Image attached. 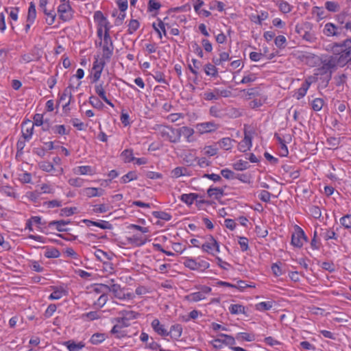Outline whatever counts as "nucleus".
I'll return each instance as SVG.
<instances>
[{
    "label": "nucleus",
    "mask_w": 351,
    "mask_h": 351,
    "mask_svg": "<svg viewBox=\"0 0 351 351\" xmlns=\"http://www.w3.org/2000/svg\"><path fill=\"white\" fill-rule=\"evenodd\" d=\"M332 50V66H343L351 60V38L346 39L341 43H335Z\"/></svg>",
    "instance_id": "f257e3e1"
},
{
    "label": "nucleus",
    "mask_w": 351,
    "mask_h": 351,
    "mask_svg": "<svg viewBox=\"0 0 351 351\" xmlns=\"http://www.w3.org/2000/svg\"><path fill=\"white\" fill-rule=\"evenodd\" d=\"M158 134L165 140L173 143H179V134L178 128H173L167 125H159L158 128Z\"/></svg>",
    "instance_id": "f03ea898"
},
{
    "label": "nucleus",
    "mask_w": 351,
    "mask_h": 351,
    "mask_svg": "<svg viewBox=\"0 0 351 351\" xmlns=\"http://www.w3.org/2000/svg\"><path fill=\"white\" fill-rule=\"evenodd\" d=\"M99 45L102 47V58L109 61L113 54L114 46L109 33L104 34Z\"/></svg>",
    "instance_id": "7ed1b4c3"
},
{
    "label": "nucleus",
    "mask_w": 351,
    "mask_h": 351,
    "mask_svg": "<svg viewBox=\"0 0 351 351\" xmlns=\"http://www.w3.org/2000/svg\"><path fill=\"white\" fill-rule=\"evenodd\" d=\"M119 316L115 318V321L123 327L130 325L131 321L136 319L139 314L131 310H123L118 313Z\"/></svg>",
    "instance_id": "20e7f679"
},
{
    "label": "nucleus",
    "mask_w": 351,
    "mask_h": 351,
    "mask_svg": "<svg viewBox=\"0 0 351 351\" xmlns=\"http://www.w3.org/2000/svg\"><path fill=\"white\" fill-rule=\"evenodd\" d=\"M201 248L204 252L213 256H216L220 252L219 243L212 235L206 237V241L202 245Z\"/></svg>",
    "instance_id": "39448f33"
},
{
    "label": "nucleus",
    "mask_w": 351,
    "mask_h": 351,
    "mask_svg": "<svg viewBox=\"0 0 351 351\" xmlns=\"http://www.w3.org/2000/svg\"><path fill=\"white\" fill-rule=\"evenodd\" d=\"M218 336L219 338L211 341V344L215 349H221L223 345L231 347L236 343L234 338L231 335L220 333Z\"/></svg>",
    "instance_id": "423d86ee"
},
{
    "label": "nucleus",
    "mask_w": 351,
    "mask_h": 351,
    "mask_svg": "<svg viewBox=\"0 0 351 351\" xmlns=\"http://www.w3.org/2000/svg\"><path fill=\"white\" fill-rule=\"evenodd\" d=\"M307 241L304 232L298 226L295 227L294 232L291 236V244L296 247L300 248L303 246L305 241Z\"/></svg>",
    "instance_id": "0eeeda50"
},
{
    "label": "nucleus",
    "mask_w": 351,
    "mask_h": 351,
    "mask_svg": "<svg viewBox=\"0 0 351 351\" xmlns=\"http://www.w3.org/2000/svg\"><path fill=\"white\" fill-rule=\"evenodd\" d=\"M99 287L112 293L114 297L119 300L123 299L124 297L123 289L119 285L114 283L113 279L110 280V282L108 285L100 284Z\"/></svg>",
    "instance_id": "6e6552de"
},
{
    "label": "nucleus",
    "mask_w": 351,
    "mask_h": 351,
    "mask_svg": "<svg viewBox=\"0 0 351 351\" xmlns=\"http://www.w3.org/2000/svg\"><path fill=\"white\" fill-rule=\"evenodd\" d=\"M58 12L63 21H69L73 16V10L69 3H61L58 8Z\"/></svg>",
    "instance_id": "1a4fd4ad"
},
{
    "label": "nucleus",
    "mask_w": 351,
    "mask_h": 351,
    "mask_svg": "<svg viewBox=\"0 0 351 351\" xmlns=\"http://www.w3.org/2000/svg\"><path fill=\"white\" fill-rule=\"evenodd\" d=\"M345 26H337L332 23H327L324 27V34L327 36H339L343 33Z\"/></svg>",
    "instance_id": "9d476101"
},
{
    "label": "nucleus",
    "mask_w": 351,
    "mask_h": 351,
    "mask_svg": "<svg viewBox=\"0 0 351 351\" xmlns=\"http://www.w3.org/2000/svg\"><path fill=\"white\" fill-rule=\"evenodd\" d=\"M219 128V125L215 123L214 121L203 122L197 124L196 128L199 133H208L217 130Z\"/></svg>",
    "instance_id": "9b49d317"
},
{
    "label": "nucleus",
    "mask_w": 351,
    "mask_h": 351,
    "mask_svg": "<svg viewBox=\"0 0 351 351\" xmlns=\"http://www.w3.org/2000/svg\"><path fill=\"white\" fill-rule=\"evenodd\" d=\"M34 132V124L29 120L25 121L22 123V133L25 140L29 141Z\"/></svg>",
    "instance_id": "f8f14e48"
},
{
    "label": "nucleus",
    "mask_w": 351,
    "mask_h": 351,
    "mask_svg": "<svg viewBox=\"0 0 351 351\" xmlns=\"http://www.w3.org/2000/svg\"><path fill=\"white\" fill-rule=\"evenodd\" d=\"M194 130L187 126H182L178 128V133L179 134V141H180L181 136H184L187 142H191L194 134Z\"/></svg>",
    "instance_id": "ddd939ff"
},
{
    "label": "nucleus",
    "mask_w": 351,
    "mask_h": 351,
    "mask_svg": "<svg viewBox=\"0 0 351 351\" xmlns=\"http://www.w3.org/2000/svg\"><path fill=\"white\" fill-rule=\"evenodd\" d=\"M151 326L154 330L160 336H168V330L165 327L163 324H162L158 319H154L152 323Z\"/></svg>",
    "instance_id": "4468645a"
},
{
    "label": "nucleus",
    "mask_w": 351,
    "mask_h": 351,
    "mask_svg": "<svg viewBox=\"0 0 351 351\" xmlns=\"http://www.w3.org/2000/svg\"><path fill=\"white\" fill-rule=\"evenodd\" d=\"M252 147V137L245 130L244 138L239 143L238 149L242 152H245Z\"/></svg>",
    "instance_id": "2eb2a0df"
},
{
    "label": "nucleus",
    "mask_w": 351,
    "mask_h": 351,
    "mask_svg": "<svg viewBox=\"0 0 351 351\" xmlns=\"http://www.w3.org/2000/svg\"><path fill=\"white\" fill-rule=\"evenodd\" d=\"M95 91L107 104L114 107V104L106 97V93L103 83L97 84L95 86Z\"/></svg>",
    "instance_id": "dca6fc26"
},
{
    "label": "nucleus",
    "mask_w": 351,
    "mask_h": 351,
    "mask_svg": "<svg viewBox=\"0 0 351 351\" xmlns=\"http://www.w3.org/2000/svg\"><path fill=\"white\" fill-rule=\"evenodd\" d=\"M38 166L40 169L46 172H52L56 171L57 173L56 175H60L63 173V169L60 168L58 170H56L53 164L48 161H42L39 162Z\"/></svg>",
    "instance_id": "f3484780"
},
{
    "label": "nucleus",
    "mask_w": 351,
    "mask_h": 351,
    "mask_svg": "<svg viewBox=\"0 0 351 351\" xmlns=\"http://www.w3.org/2000/svg\"><path fill=\"white\" fill-rule=\"evenodd\" d=\"M319 236L325 241H328L330 239L337 240L338 239V235L335 231L329 228H321Z\"/></svg>",
    "instance_id": "a211bd4d"
},
{
    "label": "nucleus",
    "mask_w": 351,
    "mask_h": 351,
    "mask_svg": "<svg viewBox=\"0 0 351 351\" xmlns=\"http://www.w3.org/2000/svg\"><path fill=\"white\" fill-rule=\"evenodd\" d=\"M70 223L71 221L69 220H54L49 222V226L55 227V228L59 232H65L67 231L65 226Z\"/></svg>",
    "instance_id": "6ab92c4d"
},
{
    "label": "nucleus",
    "mask_w": 351,
    "mask_h": 351,
    "mask_svg": "<svg viewBox=\"0 0 351 351\" xmlns=\"http://www.w3.org/2000/svg\"><path fill=\"white\" fill-rule=\"evenodd\" d=\"M83 191H84V194L88 197H100L104 193V189H100V188H95V187L85 188L83 190Z\"/></svg>",
    "instance_id": "aec40b11"
},
{
    "label": "nucleus",
    "mask_w": 351,
    "mask_h": 351,
    "mask_svg": "<svg viewBox=\"0 0 351 351\" xmlns=\"http://www.w3.org/2000/svg\"><path fill=\"white\" fill-rule=\"evenodd\" d=\"M83 222L84 223H86L88 226H90L92 225V226L99 227L103 230L112 228V225L108 221H91L89 219H84Z\"/></svg>",
    "instance_id": "412c9836"
},
{
    "label": "nucleus",
    "mask_w": 351,
    "mask_h": 351,
    "mask_svg": "<svg viewBox=\"0 0 351 351\" xmlns=\"http://www.w3.org/2000/svg\"><path fill=\"white\" fill-rule=\"evenodd\" d=\"M207 194H208V195L210 197L218 200V199H221L223 196L224 191L221 188H218V187L212 188V187H210V188H209L207 190Z\"/></svg>",
    "instance_id": "4be33fe9"
},
{
    "label": "nucleus",
    "mask_w": 351,
    "mask_h": 351,
    "mask_svg": "<svg viewBox=\"0 0 351 351\" xmlns=\"http://www.w3.org/2000/svg\"><path fill=\"white\" fill-rule=\"evenodd\" d=\"M311 86V82H309L308 80H306L304 82L302 83L300 88H299L297 91L295 92L294 96L297 99H300L303 97L305 96L306 94V92L308 89Z\"/></svg>",
    "instance_id": "5701e85b"
},
{
    "label": "nucleus",
    "mask_w": 351,
    "mask_h": 351,
    "mask_svg": "<svg viewBox=\"0 0 351 351\" xmlns=\"http://www.w3.org/2000/svg\"><path fill=\"white\" fill-rule=\"evenodd\" d=\"M169 335L174 339H178L182 333V328L180 324L171 326L170 330L168 331Z\"/></svg>",
    "instance_id": "b1692460"
},
{
    "label": "nucleus",
    "mask_w": 351,
    "mask_h": 351,
    "mask_svg": "<svg viewBox=\"0 0 351 351\" xmlns=\"http://www.w3.org/2000/svg\"><path fill=\"white\" fill-rule=\"evenodd\" d=\"M73 173L77 175H93L94 171L90 166H79L73 169Z\"/></svg>",
    "instance_id": "393cba45"
},
{
    "label": "nucleus",
    "mask_w": 351,
    "mask_h": 351,
    "mask_svg": "<svg viewBox=\"0 0 351 351\" xmlns=\"http://www.w3.org/2000/svg\"><path fill=\"white\" fill-rule=\"evenodd\" d=\"M233 142H234V140L229 137H226L219 140L217 143L219 145L220 148L224 150H230L233 147Z\"/></svg>",
    "instance_id": "a878e982"
},
{
    "label": "nucleus",
    "mask_w": 351,
    "mask_h": 351,
    "mask_svg": "<svg viewBox=\"0 0 351 351\" xmlns=\"http://www.w3.org/2000/svg\"><path fill=\"white\" fill-rule=\"evenodd\" d=\"M269 17V14L266 11H261L259 14L251 15L250 19L252 22L261 25L262 22Z\"/></svg>",
    "instance_id": "bb28decb"
},
{
    "label": "nucleus",
    "mask_w": 351,
    "mask_h": 351,
    "mask_svg": "<svg viewBox=\"0 0 351 351\" xmlns=\"http://www.w3.org/2000/svg\"><path fill=\"white\" fill-rule=\"evenodd\" d=\"M69 351H82L84 347V344L82 342L75 343L72 341H68L64 343Z\"/></svg>",
    "instance_id": "cd10ccee"
},
{
    "label": "nucleus",
    "mask_w": 351,
    "mask_h": 351,
    "mask_svg": "<svg viewBox=\"0 0 351 351\" xmlns=\"http://www.w3.org/2000/svg\"><path fill=\"white\" fill-rule=\"evenodd\" d=\"M36 18V5L34 2H30L29 6L28 8L27 21H29L30 23H34Z\"/></svg>",
    "instance_id": "c85d7f7f"
},
{
    "label": "nucleus",
    "mask_w": 351,
    "mask_h": 351,
    "mask_svg": "<svg viewBox=\"0 0 351 351\" xmlns=\"http://www.w3.org/2000/svg\"><path fill=\"white\" fill-rule=\"evenodd\" d=\"M197 197L198 195L196 193L182 194L180 197V200L190 206L193 204L194 201L196 200Z\"/></svg>",
    "instance_id": "c756f323"
},
{
    "label": "nucleus",
    "mask_w": 351,
    "mask_h": 351,
    "mask_svg": "<svg viewBox=\"0 0 351 351\" xmlns=\"http://www.w3.org/2000/svg\"><path fill=\"white\" fill-rule=\"evenodd\" d=\"M53 291L49 296V300H59L66 295V291L62 288L53 287Z\"/></svg>",
    "instance_id": "7c9ffc66"
},
{
    "label": "nucleus",
    "mask_w": 351,
    "mask_h": 351,
    "mask_svg": "<svg viewBox=\"0 0 351 351\" xmlns=\"http://www.w3.org/2000/svg\"><path fill=\"white\" fill-rule=\"evenodd\" d=\"M72 97V95L71 93V90L66 88L63 93L60 96L59 102H63L66 100H67L64 104H62V106L64 108L69 105L71 102V99Z\"/></svg>",
    "instance_id": "2f4dec72"
},
{
    "label": "nucleus",
    "mask_w": 351,
    "mask_h": 351,
    "mask_svg": "<svg viewBox=\"0 0 351 351\" xmlns=\"http://www.w3.org/2000/svg\"><path fill=\"white\" fill-rule=\"evenodd\" d=\"M129 240L132 243L135 244L137 246H141L147 242V238L145 236L138 234H134L129 239Z\"/></svg>",
    "instance_id": "473e14b6"
},
{
    "label": "nucleus",
    "mask_w": 351,
    "mask_h": 351,
    "mask_svg": "<svg viewBox=\"0 0 351 351\" xmlns=\"http://www.w3.org/2000/svg\"><path fill=\"white\" fill-rule=\"evenodd\" d=\"M242 93H243L244 98L247 100L260 95L258 88L244 89Z\"/></svg>",
    "instance_id": "72a5a7b5"
},
{
    "label": "nucleus",
    "mask_w": 351,
    "mask_h": 351,
    "mask_svg": "<svg viewBox=\"0 0 351 351\" xmlns=\"http://www.w3.org/2000/svg\"><path fill=\"white\" fill-rule=\"evenodd\" d=\"M326 9L331 12H337L340 10L341 6L337 1H327L325 3Z\"/></svg>",
    "instance_id": "f704fd0d"
},
{
    "label": "nucleus",
    "mask_w": 351,
    "mask_h": 351,
    "mask_svg": "<svg viewBox=\"0 0 351 351\" xmlns=\"http://www.w3.org/2000/svg\"><path fill=\"white\" fill-rule=\"evenodd\" d=\"M206 296L203 295L200 291L194 292L186 296V299L190 302H197L206 299Z\"/></svg>",
    "instance_id": "c9c22d12"
},
{
    "label": "nucleus",
    "mask_w": 351,
    "mask_h": 351,
    "mask_svg": "<svg viewBox=\"0 0 351 351\" xmlns=\"http://www.w3.org/2000/svg\"><path fill=\"white\" fill-rule=\"evenodd\" d=\"M204 72L208 76L216 77L218 74L215 65L208 63L204 66Z\"/></svg>",
    "instance_id": "e433bc0d"
},
{
    "label": "nucleus",
    "mask_w": 351,
    "mask_h": 351,
    "mask_svg": "<svg viewBox=\"0 0 351 351\" xmlns=\"http://www.w3.org/2000/svg\"><path fill=\"white\" fill-rule=\"evenodd\" d=\"M202 152L204 155L213 156L217 154L218 148L215 145H207L202 149Z\"/></svg>",
    "instance_id": "4c0bfd02"
},
{
    "label": "nucleus",
    "mask_w": 351,
    "mask_h": 351,
    "mask_svg": "<svg viewBox=\"0 0 351 351\" xmlns=\"http://www.w3.org/2000/svg\"><path fill=\"white\" fill-rule=\"evenodd\" d=\"M95 256L97 260L104 262V263H106L107 261L111 259V256L101 250H97L95 252Z\"/></svg>",
    "instance_id": "58836bf2"
},
{
    "label": "nucleus",
    "mask_w": 351,
    "mask_h": 351,
    "mask_svg": "<svg viewBox=\"0 0 351 351\" xmlns=\"http://www.w3.org/2000/svg\"><path fill=\"white\" fill-rule=\"evenodd\" d=\"M106 339V335L104 333H95L90 339L92 344L97 345L101 343Z\"/></svg>",
    "instance_id": "ea45409f"
},
{
    "label": "nucleus",
    "mask_w": 351,
    "mask_h": 351,
    "mask_svg": "<svg viewBox=\"0 0 351 351\" xmlns=\"http://www.w3.org/2000/svg\"><path fill=\"white\" fill-rule=\"evenodd\" d=\"M122 160L125 162H130L134 161L135 158L133 156V152L132 149H125L121 154Z\"/></svg>",
    "instance_id": "a19ab883"
},
{
    "label": "nucleus",
    "mask_w": 351,
    "mask_h": 351,
    "mask_svg": "<svg viewBox=\"0 0 351 351\" xmlns=\"http://www.w3.org/2000/svg\"><path fill=\"white\" fill-rule=\"evenodd\" d=\"M257 76L256 73L247 72L245 73L244 76L243 77L240 83L241 84H249L251 82H254L256 80Z\"/></svg>",
    "instance_id": "79ce46f5"
},
{
    "label": "nucleus",
    "mask_w": 351,
    "mask_h": 351,
    "mask_svg": "<svg viewBox=\"0 0 351 351\" xmlns=\"http://www.w3.org/2000/svg\"><path fill=\"white\" fill-rule=\"evenodd\" d=\"M229 311L234 315L243 314L245 313V307L241 304H231Z\"/></svg>",
    "instance_id": "37998d69"
},
{
    "label": "nucleus",
    "mask_w": 351,
    "mask_h": 351,
    "mask_svg": "<svg viewBox=\"0 0 351 351\" xmlns=\"http://www.w3.org/2000/svg\"><path fill=\"white\" fill-rule=\"evenodd\" d=\"M106 60L101 58L99 59L98 58H95V60L93 62V71H103L104 66L106 64Z\"/></svg>",
    "instance_id": "c03bdc74"
},
{
    "label": "nucleus",
    "mask_w": 351,
    "mask_h": 351,
    "mask_svg": "<svg viewBox=\"0 0 351 351\" xmlns=\"http://www.w3.org/2000/svg\"><path fill=\"white\" fill-rule=\"evenodd\" d=\"M272 302H261L256 304V309L259 311H264L270 310L272 308Z\"/></svg>",
    "instance_id": "a18cd8bd"
},
{
    "label": "nucleus",
    "mask_w": 351,
    "mask_h": 351,
    "mask_svg": "<svg viewBox=\"0 0 351 351\" xmlns=\"http://www.w3.org/2000/svg\"><path fill=\"white\" fill-rule=\"evenodd\" d=\"M183 264L186 267L191 270H197V262L195 259L188 257L185 258Z\"/></svg>",
    "instance_id": "49530a36"
},
{
    "label": "nucleus",
    "mask_w": 351,
    "mask_h": 351,
    "mask_svg": "<svg viewBox=\"0 0 351 351\" xmlns=\"http://www.w3.org/2000/svg\"><path fill=\"white\" fill-rule=\"evenodd\" d=\"M44 13L46 15V23L49 25H51L54 23L56 15L53 11H48L47 8H45Z\"/></svg>",
    "instance_id": "de8ad7c7"
},
{
    "label": "nucleus",
    "mask_w": 351,
    "mask_h": 351,
    "mask_svg": "<svg viewBox=\"0 0 351 351\" xmlns=\"http://www.w3.org/2000/svg\"><path fill=\"white\" fill-rule=\"evenodd\" d=\"M278 5L279 10L285 14L290 12L292 10V6L288 2L285 1H279L278 3Z\"/></svg>",
    "instance_id": "09e8293b"
},
{
    "label": "nucleus",
    "mask_w": 351,
    "mask_h": 351,
    "mask_svg": "<svg viewBox=\"0 0 351 351\" xmlns=\"http://www.w3.org/2000/svg\"><path fill=\"white\" fill-rule=\"evenodd\" d=\"M108 300V297L106 294H101L99 298L94 302V306L96 308H102Z\"/></svg>",
    "instance_id": "8fccbe9b"
},
{
    "label": "nucleus",
    "mask_w": 351,
    "mask_h": 351,
    "mask_svg": "<svg viewBox=\"0 0 351 351\" xmlns=\"http://www.w3.org/2000/svg\"><path fill=\"white\" fill-rule=\"evenodd\" d=\"M153 215L156 218L160 219L166 221H168L171 219V215L169 213L163 211H154L153 213Z\"/></svg>",
    "instance_id": "3c124183"
},
{
    "label": "nucleus",
    "mask_w": 351,
    "mask_h": 351,
    "mask_svg": "<svg viewBox=\"0 0 351 351\" xmlns=\"http://www.w3.org/2000/svg\"><path fill=\"white\" fill-rule=\"evenodd\" d=\"M5 11L12 21H16L18 20L19 8H5Z\"/></svg>",
    "instance_id": "603ef678"
},
{
    "label": "nucleus",
    "mask_w": 351,
    "mask_h": 351,
    "mask_svg": "<svg viewBox=\"0 0 351 351\" xmlns=\"http://www.w3.org/2000/svg\"><path fill=\"white\" fill-rule=\"evenodd\" d=\"M233 167L235 170L243 171L249 167V163L247 161L240 160L234 163Z\"/></svg>",
    "instance_id": "864d4df0"
},
{
    "label": "nucleus",
    "mask_w": 351,
    "mask_h": 351,
    "mask_svg": "<svg viewBox=\"0 0 351 351\" xmlns=\"http://www.w3.org/2000/svg\"><path fill=\"white\" fill-rule=\"evenodd\" d=\"M60 254V252L55 247L48 248L45 252V256L49 258H58Z\"/></svg>",
    "instance_id": "5fc2aeb1"
},
{
    "label": "nucleus",
    "mask_w": 351,
    "mask_h": 351,
    "mask_svg": "<svg viewBox=\"0 0 351 351\" xmlns=\"http://www.w3.org/2000/svg\"><path fill=\"white\" fill-rule=\"evenodd\" d=\"M110 209V206L108 204H99L95 205L93 211L95 213H104Z\"/></svg>",
    "instance_id": "6e6d98bb"
},
{
    "label": "nucleus",
    "mask_w": 351,
    "mask_h": 351,
    "mask_svg": "<svg viewBox=\"0 0 351 351\" xmlns=\"http://www.w3.org/2000/svg\"><path fill=\"white\" fill-rule=\"evenodd\" d=\"M121 327L123 326H121L120 324H117L114 325L111 330V333L116 335V337L118 339L122 338L124 336H125V334L121 331Z\"/></svg>",
    "instance_id": "4d7b16f0"
},
{
    "label": "nucleus",
    "mask_w": 351,
    "mask_h": 351,
    "mask_svg": "<svg viewBox=\"0 0 351 351\" xmlns=\"http://www.w3.org/2000/svg\"><path fill=\"white\" fill-rule=\"evenodd\" d=\"M137 179V175L134 171H130L127 174L124 175L121 178V182L123 183H128L130 181Z\"/></svg>",
    "instance_id": "13d9d810"
},
{
    "label": "nucleus",
    "mask_w": 351,
    "mask_h": 351,
    "mask_svg": "<svg viewBox=\"0 0 351 351\" xmlns=\"http://www.w3.org/2000/svg\"><path fill=\"white\" fill-rule=\"evenodd\" d=\"M77 208L75 207H70V208H64L60 210V215L61 217H69L73 215Z\"/></svg>",
    "instance_id": "bf43d9fd"
},
{
    "label": "nucleus",
    "mask_w": 351,
    "mask_h": 351,
    "mask_svg": "<svg viewBox=\"0 0 351 351\" xmlns=\"http://www.w3.org/2000/svg\"><path fill=\"white\" fill-rule=\"evenodd\" d=\"M341 143L339 137H329L327 139V143L330 146L331 149H336Z\"/></svg>",
    "instance_id": "052dcab7"
},
{
    "label": "nucleus",
    "mask_w": 351,
    "mask_h": 351,
    "mask_svg": "<svg viewBox=\"0 0 351 351\" xmlns=\"http://www.w3.org/2000/svg\"><path fill=\"white\" fill-rule=\"evenodd\" d=\"M341 224L346 229L351 228V215H346L340 219Z\"/></svg>",
    "instance_id": "680f3d73"
},
{
    "label": "nucleus",
    "mask_w": 351,
    "mask_h": 351,
    "mask_svg": "<svg viewBox=\"0 0 351 351\" xmlns=\"http://www.w3.org/2000/svg\"><path fill=\"white\" fill-rule=\"evenodd\" d=\"M186 172V169L184 167H178L175 168L171 171V176L173 178H179L182 176H184Z\"/></svg>",
    "instance_id": "e2e57ef3"
},
{
    "label": "nucleus",
    "mask_w": 351,
    "mask_h": 351,
    "mask_svg": "<svg viewBox=\"0 0 351 351\" xmlns=\"http://www.w3.org/2000/svg\"><path fill=\"white\" fill-rule=\"evenodd\" d=\"M324 106V100L320 98L315 99L312 102V108L315 111H319Z\"/></svg>",
    "instance_id": "0e129e2a"
},
{
    "label": "nucleus",
    "mask_w": 351,
    "mask_h": 351,
    "mask_svg": "<svg viewBox=\"0 0 351 351\" xmlns=\"http://www.w3.org/2000/svg\"><path fill=\"white\" fill-rule=\"evenodd\" d=\"M237 339H241L247 341H252L255 339L254 335L247 332H239L237 336Z\"/></svg>",
    "instance_id": "69168bd1"
},
{
    "label": "nucleus",
    "mask_w": 351,
    "mask_h": 351,
    "mask_svg": "<svg viewBox=\"0 0 351 351\" xmlns=\"http://www.w3.org/2000/svg\"><path fill=\"white\" fill-rule=\"evenodd\" d=\"M139 27V23L137 20L132 19L130 21L128 25V33L132 34Z\"/></svg>",
    "instance_id": "338daca9"
},
{
    "label": "nucleus",
    "mask_w": 351,
    "mask_h": 351,
    "mask_svg": "<svg viewBox=\"0 0 351 351\" xmlns=\"http://www.w3.org/2000/svg\"><path fill=\"white\" fill-rule=\"evenodd\" d=\"M275 45L278 48H284L287 39L284 36L280 35L275 38Z\"/></svg>",
    "instance_id": "774afa93"
}]
</instances>
